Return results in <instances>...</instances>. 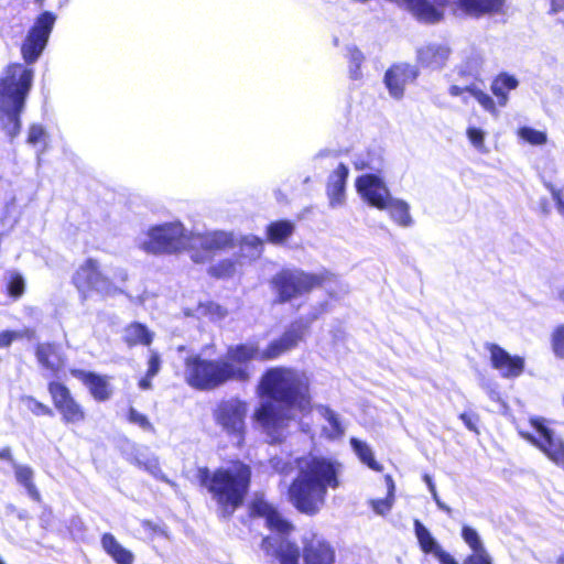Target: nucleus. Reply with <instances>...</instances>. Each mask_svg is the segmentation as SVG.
I'll return each mask as SVG.
<instances>
[{
    "instance_id": "obj_1",
    "label": "nucleus",
    "mask_w": 564,
    "mask_h": 564,
    "mask_svg": "<svg viewBox=\"0 0 564 564\" xmlns=\"http://www.w3.org/2000/svg\"><path fill=\"white\" fill-rule=\"evenodd\" d=\"M261 388L268 400L262 401L256 410L254 419L270 443H280L285 437L293 412L310 409L308 378L292 368H272L263 375Z\"/></svg>"
},
{
    "instance_id": "obj_2",
    "label": "nucleus",
    "mask_w": 564,
    "mask_h": 564,
    "mask_svg": "<svg viewBox=\"0 0 564 564\" xmlns=\"http://www.w3.org/2000/svg\"><path fill=\"white\" fill-rule=\"evenodd\" d=\"M341 464L333 458L310 456L299 462V473L290 486L292 505L302 513L315 514L324 505L327 489L339 486Z\"/></svg>"
},
{
    "instance_id": "obj_3",
    "label": "nucleus",
    "mask_w": 564,
    "mask_h": 564,
    "mask_svg": "<svg viewBox=\"0 0 564 564\" xmlns=\"http://www.w3.org/2000/svg\"><path fill=\"white\" fill-rule=\"evenodd\" d=\"M197 479L217 503L219 514L227 519L245 501L250 487L251 469L243 463L220 467L214 471L207 467H199Z\"/></svg>"
},
{
    "instance_id": "obj_4",
    "label": "nucleus",
    "mask_w": 564,
    "mask_h": 564,
    "mask_svg": "<svg viewBox=\"0 0 564 564\" xmlns=\"http://www.w3.org/2000/svg\"><path fill=\"white\" fill-rule=\"evenodd\" d=\"M33 78V68L20 63L10 64L0 77V130L11 140L20 133V117Z\"/></svg>"
},
{
    "instance_id": "obj_5",
    "label": "nucleus",
    "mask_w": 564,
    "mask_h": 564,
    "mask_svg": "<svg viewBox=\"0 0 564 564\" xmlns=\"http://www.w3.org/2000/svg\"><path fill=\"white\" fill-rule=\"evenodd\" d=\"M306 328L307 325L303 321H295L279 338L270 341L263 349L260 348L257 341H247L229 346L225 358H221L223 361L229 362L234 368L238 367L242 369L246 373L243 379H232V381L246 382L250 379L248 362L252 360H273L295 348L303 339Z\"/></svg>"
},
{
    "instance_id": "obj_6",
    "label": "nucleus",
    "mask_w": 564,
    "mask_h": 564,
    "mask_svg": "<svg viewBox=\"0 0 564 564\" xmlns=\"http://www.w3.org/2000/svg\"><path fill=\"white\" fill-rule=\"evenodd\" d=\"M251 514L265 520V524L276 533L262 540L261 549L268 555L276 558L280 564H300V547L288 538L293 529L275 508L263 499H254L250 507Z\"/></svg>"
},
{
    "instance_id": "obj_7",
    "label": "nucleus",
    "mask_w": 564,
    "mask_h": 564,
    "mask_svg": "<svg viewBox=\"0 0 564 564\" xmlns=\"http://www.w3.org/2000/svg\"><path fill=\"white\" fill-rule=\"evenodd\" d=\"M246 373L240 368H234L223 359H207L200 355L185 359L184 378L187 384L196 390L210 391L232 379H243Z\"/></svg>"
},
{
    "instance_id": "obj_8",
    "label": "nucleus",
    "mask_w": 564,
    "mask_h": 564,
    "mask_svg": "<svg viewBox=\"0 0 564 564\" xmlns=\"http://www.w3.org/2000/svg\"><path fill=\"white\" fill-rule=\"evenodd\" d=\"M191 245V234L180 221L152 226L137 238L139 249L154 256L177 253Z\"/></svg>"
},
{
    "instance_id": "obj_9",
    "label": "nucleus",
    "mask_w": 564,
    "mask_h": 564,
    "mask_svg": "<svg viewBox=\"0 0 564 564\" xmlns=\"http://www.w3.org/2000/svg\"><path fill=\"white\" fill-rule=\"evenodd\" d=\"M324 278L296 269H284L271 279L276 303H286L324 283Z\"/></svg>"
},
{
    "instance_id": "obj_10",
    "label": "nucleus",
    "mask_w": 564,
    "mask_h": 564,
    "mask_svg": "<svg viewBox=\"0 0 564 564\" xmlns=\"http://www.w3.org/2000/svg\"><path fill=\"white\" fill-rule=\"evenodd\" d=\"M247 413V402L238 398H230L221 400L216 405L213 416L221 431L240 446L245 440Z\"/></svg>"
},
{
    "instance_id": "obj_11",
    "label": "nucleus",
    "mask_w": 564,
    "mask_h": 564,
    "mask_svg": "<svg viewBox=\"0 0 564 564\" xmlns=\"http://www.w3.org/2000/svg\"><path fill=\"white\" fill-rule=\"evenodd\" d=\"M530 424L539 434L535 436L533 433L519 430L520 436L528 441L530 444L542 451L553 463L564 470V441L561 436L546 425L543 417H530Z\"/></svg>"
},
{
    "instance_id": "obj_12",
    "label": "nucleus",
    "mask_w": 564,
    "mask_h": 564,
    "mask_svg": "<svg viewBox=\"0 0 564 564\" xmlns=\"http://www.w3.org/2000/svg\"><path fill=\"white\" fill-rule=\"evenodd\" d=\"M55 22L56 15L51 11H43L35 19L21 45V54L28 65L35 63L42 55Z\"/></svg>"
},
{
    "instance_id": "obj_13",
    "label": "nucleus",
    "mask_w": 564,
    "mask_h": 564,
    "mask_svg": "<svg viewBox=\"0 0 564 564\" xmlns=\"http://www.w3.org/2000/svg\"><path fill=\"white\" fill-rule=\"evenodd\" d=\"M357 193L371 207L380 210L388 208L391 193L383 177L376 173H365L356 178Z\"/></svg>"
},
{
    "instance_id": "obj_14",
    "label": "nucleus",
    "mask_w": 564,
    "mask_h": 564,
    "mask_svg": "<svg viewBox=\"0 0 564 564\" xmlns=\"http://www.w3.org/2000/svg\"><path fill=\"white\" fill-rule=\"evenodd\" d=\"M73 280L76 288L80 291L95 290L104 295H115L121 292L100 272L97 261L93 259H88L79 267Z\"/></svg>"
},
{
    "instance_id": "obj_15",
    "label": "nucleus",
    "mask_w": 564,
    "mask_h": 564,
    "mask_svg": "<svg viewBox=\"0 0 564 564\" xmlns=\"http://www.w3.org/2000/svg\"><path fill=\"white\" fill-rule=\"evenodd\" d=\"M48 392L53 399L54 406L62 414L65 423H78L85 419L82 406L74 400L69 390L63 383L50 382Z\"/></svg>"
},
{
    "instance_id": "obj_16",
    "label": "nucleus",
    "mask_w": 564,
    "mask_h": 564,
    "mask_svg": "<svg viewBox=\"0 0 564 564\" xmlns=\"http://www.w3.org/2000/svg\"><path fill=\"white\" fill-rule=\"evenodd\" d=\"M419 75L417 66L408 63H399L387 69L383 82L389 95L400 100L404 96L405 86L414 83Z\"/></svg>"
},
{
    "instance_id": "obj_17",
    "label": "nucleus",
    "mask_w": 564,
    "mask_h": 564,
    "mask_svg": "<svg viewBox=\"0 0 564 564\" xmlns=\"http://www.w3.org/2000/svg\"><path fill=\"white\" fill-rule=\"evenodd\" d=\"M490 352V362L500 376L505 379H514L524 371L525 361L523 357L512 356L497 344H487Z\"/></svg>"
},
{
    "instance_id": "obj_18",
    "label": "nucleus",
    "mask_w": 564,
    "mask_h": 564,
    "mask_svg": "<svg viewBox=\"0 0 564 564\" xmlns=\"http://www.w3.org/2000/svg\"><path fill=\"white\" fill-rule=\"evenodd\" d=\"M451 55L452 48L446 43L430 42L416 50V62L422 68L442 70Z\"/></svg>"
},
{
    "instance_id": "obj_19",
    "label": "nucleus",
    "mask_w": 564,
    "mask_h": 564,
    "mask_svg": "<svg viewBox=\"0 0 564 564\" xmlns=\"http://www.w3.org/2000/svg\"><path fill=\"white\" fill-rule=\"evenodd\" d=\"M303 547L304 564H334L335 550L323 538L312 534L305 538Z\"/></svg>"
},
{
    "instance_id": "obj_20",
    "label": "nucleus",
    "mask_w": 564,
    "mask_h": 564,
    "mask_svg": "<svg viewBox=\"0 0 564 564\" xmlns=\"http://www.w3.org/2000/svg\"><path fill=\"white\" fill-rule=\"evenodd\" d=\"M35 357L42 369L54 377L64 367L65 360L61 347L55 343H41L35 347Z\"/></svg>"
},
{
    "instance_id": "obj_21",
    "label": "nucleus",
    "mask_w": 564,
    "mask_h": 564,
    "mask_svg": "<svg viewBox=\"0 0 564 564\" xmlns=\"http://www.w3.org/2000/svg\"><path fill=\"white\" fill-rule=\"evenodd\" d=\"M191 241L189 248L199 246L206 251H219L234 247V236L227 231H209L196 236L191 234Z\"/></svg>"
},
{
    "instance_id": "obj_22",
    "label": "nucleus",
    "mask_w": 564,
    "mask_h": 564,
    "mask_svg": "<svg viewBox=\"0 0 564 564\" xmlns=\"http://www.w3.org/2000/svg\"><path fill=\"white\" fill-rule=\"evenodd\" d=\"M349 170L344 163L338 166L328 176L327 195L333 207L339 206L345 200V189Z\"/></svg>"
},
{
    "instance_id": "obj_23",
    "label": "nucleus",
    "mask_w": 564,
    "mask_h": 564,
    "mask_svg": "<svg viewBox=\"0 0 564 564\" xmlns=\"http://www.w3.org/2000/svg\"><path fill=\"white\" fill-rule=\"evenodd\" d=\"M104 551L116 564H133L134 554L126 549L111 533H104L100 540Z\"/></svg>"
},
{
    "instance_id": "obj_24",
    "label": "nucleus",
    "mask_w": 564,
    "mask_h": 564,
    "mask_svg": "<svg viewBox=\"0 0 564 564\" xmlns=\"http://www.w3.org/2000/svg\"><path fill=\"white\" fill-rule=\"evenodd\" d=\"M73 375L88 387L96 400L105 401L109 398L108 383L104 377L85 370H74Z\"/></svg>"
},
{
    "instance_id": "obj_25",
    "label": "nucleus",
    "mask_w": 564,
    "mask_h": 564,
    "mask_svg": "<svg viewBox=\"0 0 564 564\" xmlns=\"http://www.w3.org/2000/svg\"><path fill=\"white\" fill-rule=\"evenodd\" d=\"M459 7L468 14L480 17L501 11L505 0H458Z\"/></svg>"
},
{
    "instance_id": "obj_26",
    "label": "nucleus",
    "mask_w": 564,
    "mask_h": 564,
    "mask_svg": "<svg viewBox=\"0 0 564 564\" xmlns=\"http://www.w3.org/2000/svg\"><path fill=\"white\" fill-rule=\"evenodd\" d=\"M482 63V56L473 52L456 67V73L459 78L475 83L480 80Z\"/></svg>"
},
{
    "instance_id": "obj_27",
    "label": "nucleus",
    "mask_w": 564,
    "mask_h": 564,
    "mask_svg": "<svg viewBox=\"0 0 564 564\" xmlns=\"http://www.w3.org/2000/svg\"><path fill=\"white\" fill-rule=\"evenodd\" d=\"M318 412L326 421V424L323 426V434L329 440L340 438L345 433V427L339 415L325 405H321L318 408Z\"/></svg>"
},
{
    "instance_id": "obj_28",
    "label": "nucleus",
    "mask_w": 564,
    "mask_h": 564,
    "mask_svg": "<svg viewBox=\"0 0 564 564\" xmlns=\"http://www.w3.org/2000/svg\"><path fill=\"white\" fill-rule=\"evenodd\" d=\"M391 219L403 228L413 226L414 220L410 214V205L400 198L391 197L388 208Z\"/></svg>"
},
{
    "instance_id": "obj_29",
    "label": "nucleus",
    "mask_w": 564,
    "mask_h": 564,
    "mask_svg": "<svg viewBox=\"0 0 564 564\" xmlns=\"http://www.w3.org/2000/svg\"><path fill=\"white\" fill-rule=\"evenodd\" d=\"M13 469L17 481L25 488L30 498L33 499L34 501H40L41 495L33 481V469L30 466L20 465L18 463H13Z\"/></svg>"
},
{
    "instance_id": "obj_30",
    "label": "nucleus",
    "mask_w": 564,
    "mask_h": 564,
    "mask_svg": "<svg viewBox=\"0 0 564 564\" xmlns=\"http://www.w3.org/2000/svg\"><path fill=\"white\" fill-rule=\"evenodd\" d=\"M518 85V79L508 73H501L494 79L491 84V91L499 99L500 106H506L508 91L516 89Z\"/></svg>"
},
{
    "instance_id": "obj_31",
    "label": "nucleus",
    "mask_w": 564,
    "mask_h": 564,
    "mask_svg": "<svg viewBox=\"0 0 564 564\" xmlns=\"http://www.w3.org/2000/svg\"><path fill=\"white\" fill-rule=\"evenodd\" d=\"M123 338L129 346H149L152 343L153 334L145 325L141 323H132L126 327Z\"/></svg>"
},
{
    "instance_id": "obj_32",
    "label": "nucleus",
    "mask_w": 564,
    "mask_h": 564,
    "mask_svg": "<svg viewBox=\"0 0 564 564\" xmlns=\"http://www.w3.org/2000/svg\"><path fill=\"white\" fill-rule=\"evenodd\" d=\"M414 532L419 545L425 554L434 555V553L442 547L429 529L417 519L414 520Z\"/></svg>"
},
{
    "instance_id": "obj_33",
    "label": "nucleus",
    "mask_w": 564,
    "mask_h": 564,
    "mask_svg": "<svg viewBox=\"0 0 564 564\" xmlns=\"http://www.w3.org/2000/svg\"><path fill=\"white\" fill-rule=\"evenodd\" d=\"M294 231V225L290 220H278L267 227L268 239L272 243L285 241Z\"/></svg>"
},
{
    "instance_id": "obj_34",
    "label": "nucleus",
    "mask_w": 564,
    "mask_h": 564,
    "mask_svg": "<svg viewBox=\"0 0 564 564\" xmlns=\"http://www.w3.org/2000/svg\"><path fill=\"white\" fill-rule=\"evenodd\" d=\"M263 240L257 236H245L240 241V257L253 261L262 254Z\"/></svg>"
},
{
    "instance_id": "obj_35",
    "label": "nucleus",
    "mask_w": 564,
    "mask_h": 564,
    "mask_svg": "<svg viewBox=\"0 0 564 564\" xmlns=\"http://www.w3.org/2000/svg\"><path fill=\"white\" fill-rule=\"evenodd\" d=\"M350 445L360 462L372 470L379 471L381 469L380 464L373 457L371 447L366 442L360 441L357 437H351Z\"/></svg>"
},
{
    "instance_id": "obj_36",
    "label": "nucleus",
    "mask_w": 564,
    "mask_h": 564,
    "mask_svg": "<svg viewBox=\"0 0 564 564\" xmlns=\"http://www.w3.org/2000/svg\"><path fill=\"white\" fill-rule=\"evenodd\" d=\"M356 170H367L368 173L379 174L383 170V159L381 154L376 152H367L366 155H359L354 160Z\"/></svg>"
},
{
    "instance_id": "obj_37",
    "label": "nucleus",
    "mask_w": 564,
    "mask_h": 564,
    "mask_svg": "<svg viewBox=\"0 0 564 564\" xmlns=\"http://www.w3.org/2000/svg\"><path fill=\"white\" fill-rule=\"evenodd\" d=\"M346 57L348 59L349 78L352 80H360L362 78L361 65L365 61V55L355 45L347 46Z\"/></svg>"
},
{
    "instance_id": "obj_38",
    "label": "nucleus",
    "mask_w": 564,
    "mask_h": 564,
    "mask_svg": "<svg viewBox=\"0 0 564 564\" xmlns=\"http://www.w3.org/2000/svg\"><path fill=\"white\" fill-rule=\"evenodd\" d=\"M20 401L30 412H32L36 416H53V411L51 408L37 401L35 398L31 395H22L20 398Z\"/></svg>"
},
{
    "instance_id": "obj_39",
    "label": "nucleus",
    "mask_w": 564,
    "mask_h": 564,
    "mask_svg": "<svg viewBox=\"0 0 564 564\" xmlns=\"http://www.w3.org/2000/svg\"><path fill=\"white\" fill-rule=\"evenodd\" d=\"M462 538L473 552L486 549L479 533L469 525H463Z\"/></svg>"
},
{
    "instance_id": "obj_40",
    "label": "nucleus",
    "mask_w": 564,
    "mask_h": 564,
    "mask_svg": "<svg viewBox=\"0 0 564 564\" xmlns=\"http://www.w3.org/2000/svg\"><path fill=\"white\" fill-rule=\"evenodd\" d=\"M236 271V262L231 259H225L209 268V273L216 278L232 276Z\"/></svg>"
},
{
    "instance_id": "obj_41",
    "label": "nucleus",
    "mask_w": 564,
    "mask_h": 564,
    "mask_svg": "<svg viewBox=\"0 0 564 564\" xmlns=\"http://www.w3.org/2000/svg\"><path fill=\"white\" fill-rule=\"evenodd\" d=\"M544 185L550 191L558 214L564 217V186L550 182H545Z\"/></svg>"
},
{
    "instance_id": "obj_42",
    "label": "nucleus",
    "mask_w": 564,
    "mask_h": 564,
    "mask_svg": "<svg viewBox=\"0 0 564 564\" xmlns=\"http://www.w3.org/2000/svg\"><path fill=\"white\" fill-rule=\"evenodd\" d=\"M519 135L528 143L540 145L546 142V134L533 128L523 127L519 130Z\"/></svg>"
},
{
    "instance_id": "obj_43",
    "label": "nucleus",
    "mask_w": 564,
    "mask_h": 564,
    "mask_svg": "<svg viewBox=\"0 0 564 564\" xmlns=\"http://www.w3.org/2000/svg\"><path fill=\"white\" fill-rule=\"evenodd\" d=\"M552 349L557 358L564 359V324L552 333Z\"/></svg>"
},
{
    "instance_id": "obj_44",
    "label": "nucleus",
    "mask_w": 564,
    "mask_h": 564,
    "mask_svg": "<svg viewBox=\"0 0 564 564\" xmlns=\"http://www.w3.org/2000/svg\"><path fill=\"white\" fill-rule=\"evenodd\" d=\"M470 97H474L487 111H495L496 105L494 99L482 91L475 83L474 88H470Z\"/></svg>"
},
{
    "instance_id": "obj_45",
    "label": "nucleus",
    "mask_w": 564,
    "mask_h": 564,
    "mask_svg": "<svg viewBox=\"0 0 564 564\" xmlns=\"http://www.w3.org/2000/svg\"><path fill=\"white\" fill-rule=\"evenodd\" d=\"M8 292L10 294V296H12V297H19L23 294L24 280L20 274H18V273L11 274L10 280L8 282Z\"/></svg>"
},
{
    "instance_id": "obj_46",
    "label": "nucleus",
    "mask_w": 564,
    "mask_h": 564,
    "mask_svg": "<svg viewBox=\"0 0 564 564\" xmlns=\"http://www.w3.org/2000/svg\"><path fill=\"white\" fill-rule=\"evenodd\" d=\"M475 83H467L465 85H452L448 88V94L452 97H462V101L464 104H468V98L470 96V88H474Z\"/></svg>"
},
{
    "instance_id": "obj_47",
    "label": "nucleus",
    "mask_w": 564,
    "mask_h": 564,
    "mask_svg": "<svg viewBox=\"0 0 564 564\" xmlns=\"http://www.w3.org/2000/svg\"><path fill=\"white\" fill-rule=\"evenodd\" d=\"M46 131L42 124L33 123L29 128L28 143L35 145L45 140Z\"/></svg>"
},
{
    "instance_id": "obj_48",
    "label": "nucleus",
    "mask_w": 564,
    "mask_h": 564,
    "mask_svg": "<svg viewBox=\"0 0 564 564\" xmlns=\"http://www.w3.org/2000/svg\"><path fill=\"white\" fill-rule=\"evenodd\" d=\"M128 420L131 423L139 425L141 429H143L145 431H153L154 430L153 425L150 423L148 417L144 414L138 412L133 408H130V410H129Z\"/></svg>"
},
{
    "instance_id": "obj_49",
    "label": "nucleus",
    "mask_w": 564,
    "mask_h": 564,
    "mask_svg": "<svg viewBox=\"0 0 564 564\" xmlns=\"http://www.w3.org/2000/svg\"><path fill=\"white\" fill-rule=\"evenodd\" d=\"M467 137L470 143L479 151H484L485 133L481 129L470 127L467 129Z\"/></svg>"
},
{
    "instance_id": "obj_50",
    "label": "nucleus",
    "mask_w": 564,
    "mask_h": 564,
    "mask_svg": "<svg viewBox=\"0 0 564 564\" xmlns=\"http://www.w3.org/2000/svg\"><path fill=\"white\" fill-rule=\"evenodd\" d=\"M463 564H492V560L485 549L481 551L473 552L465 558Z\"/></svg>"
},
{
    "instance_id": "obj_51",
    "label": "nucleus",
    "mask_w": 564,
    "mask_h": 564,
    "mask_svg": "<svg viewBox=\"0 0 564 564\" xmlns=\"http://www.w3.org/2000/svg\"><path fill=\"white\" fill-rule=\"evenodd\" d=\"M135 463L139 467H143L151 475L159 477L161 469L159 467V462L156 458L152 457V458H147L145 460H142L141 458L137 457Z\"/></svg>"
},
{
    "instance_id": "obj_52",
    "label": "nucleus",
    "mask_w": 564,
    "mask_h": 564,
    "mask_svg": "<svg viewBox=\"0 0 564 564\" xmlns=\"http://www.w3.org/2000/svg\"><path fill=\"white\" fill-rule=\"evenodd\" d=\"M149 367H148V377H155L161 368V358L160 355L155 351H151L149 357Z\"/></svg>"
},
{
    "instance_id": "obj_53",
    "label": "nucleus",
    "mask_w": 564,
    "mask_h": 564,
    "mask_svg": "<svg viewBox=\"0 0 564 564\" xmlns=\"http://www.w3.org/2000/svg\"><path fill=\"white\" fill-rule=\"evenodd\" d=\"M459 419L463 421L464 425L469 431L478 433V430H477L478 415L477 414L464 412L459 415Z\"/></svg>"
},
{
    "instance_id": "obj_54",
    "label": "nucleus",
    "mask_w": 564,
    "mask_h": 564,
    "mask_svg": "<svg viewBox=\"0 0 564 564\" xmlns=\"http://www.w3.org/2000/svg\"><path fill=\"white\" fill-rule=\"evenodd\" d=\"M433 556L438 560L440 564H457L456 560L442 547Z\"/></svg>"
},
{
    "instance_id": "obj_55",
    "label": "nucleus",
    "mask_w": 564,
    "mask_h": 564,
    "mask_svg": "<svg viewBox=\"0 0 564 564\" xmlns=\"http://www.w3.org/2000/svg\"><path fill=\"white\" fill-rule=\"evenodd\" d=\"M15 337V333L13 332H2L0 333V348H4L11 345Z\"/></svg>"
},
{
    "instance_id": "obj_56",
    "label": "nucleus",
    "mask_w": 564,
    "mask_h": 564,
    "mask_svg": "<svg viewBox=\"0 0 564 564\" xmlns=\"http://www.w3.org/2000/svg\"><path fill=\"white\" fill-rule=\"evenodd\" d=\"M373 508H375L376 512H378V513H383L384 511L390 510V508H391V502H389V500H388V499H386V500H379V501H377V502L375 503Z\"/></svg>"
},
{
    "instance_id": "obj_57",
    "label": "nucleus",
    "mask_w": 564,
    "mask_h": 564,
    "mask_svg": "<svg viewBox=\"0 0 564 564\" xmlns=\"http://www.w3.org/2000/svg\"><path fill=\"white\" fill-rule=\"evenodd\" d=\"M0 460H8L12 465H13V463H15L13 457H12V453H11V448L10 447H3L2 449H0Z\"/></svg>"
},
{
    "instance_id": "obj_58",
    "label": "nucleus",
    "mask_w": 564,
    "mask_h": 564,
    "mask_svg": "<svg viewBox=\"0 0 564 564\" xmlns=\"http://www.w3.org/2000/svg\"><path fill=\"white\" fill-rule=\"evenodd\" d=\"M152 378H153V377H148V375H147L144 378H142V379L139 381V387H140V389H142V390H149V389H151V388H152V383H151V379H152Z\"/></svg>"
},
{
    "instance_id": "obj_59",
    "label": "nucleus",
    "mask_w": 564,
    "mask_h": 564,
    "mask_svg": "<svg viewBox=\"0 0 564 564\" xmlns=\"http://www.w3.org/2000/svg\"><path fill=\"white\" fill-rule=\"evenodd\" d=\"M113 276H115L117 280H119V281H121V282H124V281H127V279H128V273H127V271H126L124 269L119 268V269H117V270L115 271Z\"/></svg>"
},
{
    "instance_id": "obj_60",
    "label": "nucleus",
    "mask_w": 564,
    "mask_h": 564,
    "mask_svg": "<svg viewBox=\"0 0 564 564\" xmlns=\"http://www.w3.org/2000/svg\"><path fill=\"white\" fill-rule=\"evenodd\" d=\"M386 484H387V487H388V498L389 497H393L394 482H393V479H392L391 476H389V475L386 476Z\"/></svg>"
},
{
    "instance_id": "obj_61",
    "label": "nucleus",
    "mask_w": 564,
    "mask_h": 564,
    "mask_svg": "<svg viewBox=\"0 0 564 564\" xmlns=\"http://www.w3.org/2000/svg\"><path fill=\"white\" fill-rule=\"evenodd\" d=\"M423 480L424 482L426 484L427 488H429V491H434V489L436 488L435 487V484L432 479V477L429 475V474H424L423 475Z\"/></svg>"
},
{
    "instance_id": "obj_62",
    "label": "nucleus",
    "mask_w": 564,
    "mask_h": 564,
    "mask_svg": "<svg viewBox=\"0 0 564 564\" xmlns=\"http://www.w3.org/2000/svg\"><path fill=\"white\" fill-rule=\"evenodd\" d=\"M436 506L438 507V509H441L442 511L446 512L447 514H451L452 513V509L451 507H448L446 503H444L442 500H437V503Z\"/></svg>"
},
{
    "instance_id": "obj_63",
    "label": "nucleus",
    "mask_w": 564,
    "mask_h": 564,
    "mask_svg": "<svg viewBox=\"0 0 564 564\" xmlns=\"http://www.w3.org/2000/svg\"><path fill=\"white\" fill-rule=\"evenodd\" d=\"M540 208L543 214L547 215L550 213V205L546 199H541Z\"/></svg>"
},
{
    "instance_id": "obj_64",
    "label": "nucleus",
    "mask_w": 564,
    "mask_h": 564,
    "mask_svg": "<svg viewBox=\"0 0 564 564\" xmlns=\"http://www.w3.org/2000/svg\"><path fill=\"white\" fill-rule=\"evenodd\" d=\"M271 462H272V464H273V467H274L278 471H280V473H284V471H285V464H283V466H280V463H279V462H276V463H275V459H272Z\"/></svg>"
}]
</instances>
